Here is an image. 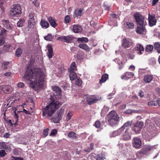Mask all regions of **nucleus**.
I'll return each mask as SVG.
<instances>
[{
  "label": "nucleus",
  "instance_id": "obj_1",
  "mask_svg": "<svg viewBox=\"0 0 160 160\" xmlns=\"http://www.w3.org/2000/svg\"><path fill=\"white\" fill-rule=\"evenodd\" d=\"M24 78L30 81L31 87L35 90L42 87L44 84V75L40 68L32 69L30 66H28Z\"/></svg>",
  "mask_w": 160,
  "mask_h": 160
},
{
  "label": "nucleus",
  "instance_id": "obj_2",
  "mask_svg": "<svg viewBox=\"0 0 160 160\" xmlns=\"http://www.w3.org/2000/svg\"><path fill=\"white\" fill-rule=\"evenodd\" d=\"M62 103L58 102L54 99H52L51 102L48 105L42 109L43 116H51L54 113L56 110L62 105Z\"/></svg>",
  "mask_w": 160,
  "mask_h": 160
},
{
  "label": "nucleus",
  "instance_id": "obj_3",
  "mask_svg": "<svg viewBox=\"0 0 160 160\" xmlns=\"http://www.w3.org/2000/svg\"><path fill=\"white\" fill-rule=\"evenodd\" d=\"M108 124L112 127H114L119 123V117L115 111H111L107 115L106 119Z\"/></svg>",
  "mask_w": 160,
  "mask_h": 160
},
{
  "label": "nucleus",
  "instance_id": "obj_4",
  "mask_svg": "<svg viewBox=\"0 0 160 160\" xmlns=\"http://www.w3.org/2000/svg\"><path fill=\"white\" fill-rule=\"evenodd\" d=\"M22 13V8L19 4H15L13 5V8L11 9L10 11V16L12 17H18L20 16Z\"/></svg>",
  "mask_w": 160,
  "mask_h": 160
},
{
  "label": "nucleus",
  "instance_id": "obj_5",
  "mask_svg": "<svg viewBox=\"0 0 160 160\" xmlns=\"http://www.w3.org/2000/svg\"><path fill=\"white\" fill-rule=\"evenodd\" d=\"M101 99V97L99 96L95 95H90L87 97L86 101L89 105L96 103Z\"/></svg>",
  "mask_w": 160,
  "mask_h": 160
},
{
  "label": "nucleus",
  "instance_id": "obj_6",
  "mask_svg": "<svg viewBox=\"0 0 160 160\" xmlns=\"http://www.w3.org/2000/svg\"><path fill=\"white\" fill-rule=\"evenodd\" d=\"M133 126L132 128V130L136 133H138L142 129L144 122L142 121H137L133 124Z\"/></svg>",
  "mask_w": 160,
  "mask_h": 160
},
{
  "label": "nucleus",
  "instance_id": "obj_7",
  "mask_svg": "<svg viewBox=\"0 0 160 160\" xmlns=\"http://www.w3.org/2000/svg\"><path fill=\"white\" fill-rule=\"evenodd\" d=\"M133 17L137 22V25L144 24V17L139 12H136L134 14Z\"/></svg>",
  "mask_w": 160,
  "mask_h": 160
},
{
  "label": "nucleus",
  "instance_id": "obj_8",
  "mask_svg": "<svg viewBox=\"0 0 160 160\" xmlns=\"http://www.w3.org/2000/svg\"><path fill=\"white\" fill-rule=\"evenodd\" d=\"M64 112V109L62 108L60 109L57 112V115L52 118V120L54 123H59L62 118Z\"/></svg>",
  "mask_w": 160,
  "mask_h": 160
},
{
  "label": "nucleus",
  "instance_id": "obj_9",
  "mask_svg": "<svg viewBox=\"0 0 160 160\" xmlns=\"http://www.w3.org/2000/svg\"><path fill=\"white\" fill-rule=\"evenodd\" d=\"M121 134H122V139L124 140L127 141L131 139L132 133L130 128H127L124 129V130L123 131Z\"/></svg>",
  "mask_w": 160,
  "mask_h": 160
},
{
  "label": "nucleus",
  "instance_id": "obj_10",
  "mask_svg": "<svg viewBox=\"0 0 160 160\" xmlns=\"http://www.w3.org/2000/svg\"><path fill=\"white\" fill-rule=\"evenodd\" d=\"M132 123V121H128L124 123L123 125L120 128L118 129L117 131L115 132V133H118V135H120L124 129L127 128H130Z\"/></svg>",
  "mask_w": 160,
  "mask_h": 160
},
{
  "label": "nucleus",
  "instance_id": "obj_11",
  "mask_svg": "<svg viewBox=\"0 0 160 160\" xmlns=\"http://www.w3.org/2000/svg\"><path fill=\"white\" fill-rule=\"evenodd\" d=\"M0 90L5 93H9L12 91V88L10 85H2L0 86Z\"/></svg>",
  "mask_w": 160,
  "mask_h": 160
},
{
  "label": "nucleus",
  "instance_id": "obj_12",
  "mask_svg": "<svg viewBox=\"0 0 160 160\" xmlns=\"http://www.w3.org/2000/svg\"><path fill=\"white\" fill-rule=\"evenodd\" d=\"M136 29V32L138 34H143L146 32V29L144 26V24L142 25L138 24Z\"/></svg>",
  "mask_w": 160,
  "mask_h": 160
},
{
  "label": "nucleus",
  "instance_id": "obj_13",
  "mask_svg": "<svg viewBox=\"0 0 160 160\" xmlns=\"http://www.w3.org/2000/svg\"><path fill=\"white\" fill-rule=\"evenodd\" d=\"M132 144L134 147L136 148H140L142 145L141 139L137 137L134 138L132 140Z\"/></svg>",
  "mask_w": 160,
  "mask_h": 160
},
{
  "label": "nucleus",
  "instance_id": "obj_14",
  "mask_svg": "<svg viewBox=\"0 0 160 160\" xmlns=\"http://www.w3.org/2000/svg\"><path fill=\"white\" fill-rule=\"evenodd\" d=\"M132 42L126 38H123L122 41V46L125 48H127L132 46Z\"/></svg>",
  "mask_w": 160,
  "mask_h": 160
},
{
  "label": "nucleus",
  "instance_id": "obj_15",
  "mask_svg": "<svg viewBox=\"0 0 160 160\" xmlns=\"http://www.w3.org/2000/svg\"><path fill=\"white\" fill-rule=\"evenodd\" d=\"M135 50L139 55L142 54L144 52V48L141 44H137L135 47Z\"/></svg>",
  "mask_w": 160,
  "mask_h": 160
},
{
  "label": "nucleus",
  "instance_id": "obj_16",
  "mask_svg": "<svg viewBox=\"0 0 160 160\" xmlns=\"http://www.w3.org/2000/svg\"><path fill=\"white\" fill-rule=\"evenodd\" d=\"M148 19L149 25L150 27H152L156 25L157 20L155 19V15H151L149 14Z\"/></svg>",
  "mask_w": 160,
  "mask_h": 160
},
{
  "label": "nucleus",
  "instance_id": "obj_17",
  "mask_svg": "<svg viewBox=\"0 0 160 160\" xmlns=\"http://www.w3.org/2000/svg\"><path fill=\"white\" fill-rule=\"evenodd\" d=\"M133 75V73L131 72H127L121 75V78L122 79L128 80L132 78Z\"/></svg>",
  "mask_w": 160,
  "mask_h": 160
},
{
  "label": "nucleus",
  "instance_id": "obj_18",
  "mask_svg": "<svg viewBox=\"0 0 160 160\" xmlns=\"http://www.w3.org/2000/svg\"><path fill=\"white\" fill-rule=\"evenodd\" d=\"M52 89L54 92V97L57 96L58 97L60 96L61 94V90L58 87L54 86L52 87Z\"/></svg>",
  "mask_w": 160,
  "mask_h": 160
},
{
  "label": "nucleus",
  "instance_id": "obj_19",
  "mask_svg": "<svg viewBox=\"0 0 160 160\" xmlns=\"http://www.w3.org/2000/svg\"><path fill=\"white\" fill-rule=\"evenodd\" d=\"M142 135L144 138L146 139L149 140L152 138L153 137V134L152 132H150L148 130L144 133H143Z\"/></svg>",
  "mask_w": 160,
  "mask_h": 160
},
{
  "label": "nucleus",
  "instance_id": "obj_20",
  "mask_svg": "<svg viewBox=\"0 0 160 160\" xmlns=\"http://www.w3.org/2000/svg\"><path fill=\"white\" fill-rule=\"evenodd\" d=\"M48 20L51 26L53 28H55L58 26V24L56 22L54 19L52 17H48Z\"/></svg>",
  "mask_w": 160,
  "mask_h": 160
},
{
  "label": "nucleus",
  "instance_id": "obj_21",
  "mask_svg": "<svg viewBox=\"0 0 160 160\" xmlns=\"http://www.w3.org/2000/svg\"><path fill=\"white\" fill-rule=\"evenodd\" d=\"M82 30V27L78 25H74L72 28L73 31L75 33H78Z\"/></svg>",
  "mask_w": 160,
  "mask_h": 160
},
{
  "label": "nucleus",
  "instance_id": "obj_22",
  "mask_svg": "<svg viewBox=\"0 0 160 160\" xmlns=\"http://www.w3.org/2000/svg\"><path fill=\"white\" fill-rule=\"evenodd\" d=\"M74 38V37L71 35L65 36L64 42L68 43H71Z\"/></svg>",
  "mask_w": 160,
  "mask_h": 160
},
{
  "label": "nucleus",
  "instance_id": "obj_23",
  "mask_svg": "<svg viewBox=\"0 0 160 160\" xmlns=\"http://www.w3.org/2000/svg\"><path fill=\"white\" fill-rule=\"evenodd\" d=\"M2 22V24L4 25L6 28L9 29H12V26L10 24L9 20L6 19H3Z\"/></svg>",
  "mask_w": 160,
  "mask_h": 160
},
{
  "label": "nucleus",
  "instance_id": "obj_24",
  "mask_svg": "<svg viewBox=\"0 0 160 160\" xmlns=\"http://www.w3.org/2000/svg\"><path fill=\"white\" fill-rule=\"evenodd\" d=\"M40 24L42 28L44 29H47L49 26V23L48 22L42 19L41 20Z\"/></svg>",
  "mask_w": 160,
  "mask_h": 160
},
{
  "label": "nucleus",
  "instance_id": "obj_25",
  "mask_svg": "<svg viewBox=\"0 0 160 160\" xmlns=\"http://www.w3.org/2000/svg\"><path fill=\"white\" fill-rule=\"evenodd\" d=\"M48 56L49 58H52L53 56V49L51 45H48Z\"/></svg>",
  "mask_w": 160,
  "mask_h": 160
},
{
  "label": "nucleus",
  "instance_id": "obj_26",
  "mask_svg": "<svg viewBox=\"0 0 160 160\" xmlns=\"http://www.w3.org/2000/svg\"><path fill=\"white\" fill-rule=\"evenodd\" d=\"M152 76L150 75H146L144 76L143 78L144 81L146 83H149L152 80Z\"/></svg>",
  "mask_w": 160,
  "mask_h": 160
},
{
  "label": "nucleus",
  "instance_id": "obj_27",
  "mask_svg": "<svg viewBox=\"0 0 160 160\" xmlns=\"http://www.w3.org/2000/svg\"><path fill=\"white\" fill-rule=\"evenodd\" d=\"M108 78V74L106 73L103 74L101 77L99 83L100 84H102V83L106 82Z\"/></svg>",
  "mask_w": 160,
  "mask_h": 160
},
{
  "label": "nucleus",
  "instance_id": "obj_28",
  "mask_svg": "<svg viewBox=\"0 0 160 160\" xmlns=\"http://www.w3.org/2000/svg\"><path fill=\"white\" fill-rule=\"evenodd\" d=\"M76 70V63L75 62H72L70 66V68L68 69V71L69 72H75Z\"/></svg>",
  "mask_w": 160,
  "mask_h": 160
},
{
  "label": "nucleus",
  "instance_id": "obj_29",
  "mask_svg": "<svg viewBox=\"0 0 160 160\" xmlns=\"http://www.w3.org/2000/svg\"><path fill=\"white\" fill-rule=\"evenodd\" d=\"M78 47L81 49L84 50L87 52H89L90 51V48L86 44H80L78 45Z\"/></svg>",
  "mask_w": 160,
  "mask_h": 160
},
{
  "label": "nucleus",
  "instance_id": "obj_30",
  "mask_svg": "<svg viewBox=\"0 0 160 160\" xmlns=\"http://www.w3.org/2000/svg\"><path fill=\"white\" fill-rule=\"evenodd\" d=\"M35 24L36 23L35 19H28V28H33Z\"/></svg>",
  "mask_w": 160,
  "mask_h": 160
},
{
  "label": "nucleus",
  "instance_id": "obj_31",
  "mask_svg": "<svg viewBox=\"0 0 160 160\" xmlns=\"http://www.w3.org/2000/svg\"><path fill=\"white\" fill-rule=\"evenodd\" d=\"M70 72L69 77L71 80H74L76 79L77 77V74L75 72Z\"/></svg>",
  "mask_w": 160,
  "mask_h": 160
},
{
  "label": "nucleus",
  "instance_id": "obj_32",
  "mask_svg": "<svg viewBox=\"0 0 160 160\" xmlns=\"http://www.w3.org/2000/svg\"><path fill=\"white\" fill-rule=\"evenodd\" d=\"M22 52V49L21 48H18L15 52V55L17 57H19L21 56Z\"/></svg>",
  "mask_w": 160,
  "mask_h": 160
},
{
  "label": "nucleus",
  "instance_id": "obj_33",
  "mask_svg": "<svg viewBox=\"0 0 160 160\" xmlns=\"http://www.w3.org/2000/svg\"><path fill=\"white\" fill-rule=\"evenodd\" d=\"M77 41L79 42H87L88 41V39L86 37H82L78 38L77 39Z\"/></svg>",
  "mask_w": 160,
  "mask_h": 160
},
{
  "label": "nucleus",
  "instance_id": "obj_34",
  "mask_svg": "<svg viewBox=\"0 0 160 160\" xmlns=\"http://www.w3.org/2000/svg\"><path fill=\"white\" fill-rule=\"evenodd\" d=\"M155 49L157 50L158 53H160V44L158 42H156L154 44Z\"/></svg>",
  "mask_w": 160,
  "mask_h": 160
},
{
  "label": "nucleus",
  "instance_id": "obj_35",
  "mask_svg": "<svg viewBox=\"0 0 160 160\" xmlns=\"http://www.w3.org/2000/svg\"><path fill=\"white\" fill-rule=\"evenodd\" d=\"M134 27V25L132 22H127L125 24V27L127 28L132 29Z\"/></svg>",
  "mask_w": 160,
  "mask_h": 160
},
{
  "label": "nucleus",
  "instance_id": "obj_36",
  "mask_svg": "<svg viewBox=\"0 0 160 160\" xmlns=\"http://www.w3.org/2000/svg\"><path fill=\"white\" fill-rule=\"evenodd\" d=\"M153 49V46L151 45H148L146 46L145 50L147 52H149L152 51Z\"/></svg>",
  "mask_w": 160,
  "mask_h": 160
},
{
  "label": "nucleus",
  "instance_id": "obj_37",
  "mask_svg": "<svg viewBox=\"0 0 160 160\" xmlns=\"http://www.w3.org/2000/svg\"><path fill=\"white\" fill-rule=\"evenodd\" d=\"M82 13V11L81 9H77L74 12V15L76 17L81 16Z\"/></svg>",
  "mask_w": 160,
  "mask_h": 160
},
{
  "label": "nucleus",
  "instance_id": "obj_38",
  "mask_svg": "<svg viewBox=\"0 0 160 160\" xmlns=\"http://www.w3.org/2000/svg\"><path fill=\"white\" fill-rule=\"evenodd\" d=\"M53 38V37L52 36L51 34H48L47 36L44 37L45 40L49 41H51Z\"/></svg>",
  "mask_w": 160,
  "mask_h": 160
},
{
  "label": "nucleus",
  "instance_id": "obj_39",
  "mask_svg": "<svg viewBox=\"0 0 160 160\" xmlns=\"http://www.w3.org/2000/svg\"><path fill=\"white\" fill-rule=\"evenodd\" d=\"M71 21V20L70 18V17L69 15H67L64 18V22L65 23H68L70 22Z\"/></svg>",
  "mask_w": 160,
  "mask_h": 160
},
{
  "label": "nucleus",
  "instance_id": "obj_40",
  "mask_svg": "<svg viewBox=\"0 0 160 160\" xmlns=\"http://www.w3.org/2000/svg\"><path fill=\"white\" fill-rule=\"evenodd\" d=\"M104 156L101 153L97 155L96 157V160H104Z\"/></svg>",
  "mask_w": 160,
  "mask_h": 160
},
{
  "label": "nucleus",
  "instance_id": "obj_41",
  "mask_svg": "<svg viewBox=\"0 0 160 160\" xmlns=\"http://www.w3.org/2000/svg\"><path fill=\"white\" fill-rule=\"evenodd\" d=\"M148 105L149 106H156L157 105L156 101H151L148 102Z\"/></svg>",
  "mask_w": 160,
  "mask_h": 160
},
{
  "label": "nucleus",
  "instance_id": "obj_42",
  "mask_svg": "<svg viewBox=\"0 0 160 160\" xmlns=\"http://www.w3.org/2000/svg\"><path fill=\"white\" fill-rule=\"evenodd\" d=\"M140 153L143 154H146L148 152L146 148H142L139 152Z\"/></svg>",
  "mask_w": 160,
  "mask_h": 160
},
{
  "label": "nucleus",
  "instance_id": "obj_43",
  "mask_svg": "<svg viewBox=\"0 0 160 160\" xmlns=\"http://www.w3.org/2000/svg\"><path fill=\"white\" fill-rule=\"evenodd\" d=\"M76 133L73 132H69L68 134V137L72 139H73L74 137H76Z\"/></svg>",
  "mask_w": 160,
  "mask_h": 160
},
{
  "label": "nucleus",
  "instance_id": "obj_44",
  "mask_svg": "<svg viewBox=\"0 0 160 160\" xmlns=\"http://www.w3.org/2000/svg\"><path fill=\"white\" fill-rule=\"evenodd\" d=\"M24 22V20L23 19H20L17 22V26L19 27L23 26V23Z\"/></svg>",
  "mask_w": 160,
  "mask_h": 160
},
{
  "label": "nucleus",
  "instance_id": "obj_45",
  "mask_svg": "<svg viewBox=\"0 0 160 160\" xmlns=\"http://www.w3.org/2000/svg\"><path fill=\"white\" fill-rule=\"evenodd\" d=\"M7 31L4 28H2L0 32V36H5L7 35Z\"/></svg>",
  "mask_w": 160,
  "mask_h": 160
},
{
  "label": "nucleus",
  "instance_id": "obj_46",
  "mask_svg": "<svg viewBox=\"0 0 160 160\" xmlns=\"http://www.w3.org/2000/svg\"><path fill=\"white\" fill-rule=\"evenodd\" d=\"M101 124L100 122L98 120L95 122L94 126L97 128H99L101 127Z\"/></svg>",
  "mask_w": 160,
  "mask_h": 160
},
{
  "label": "nucleus",
  "instance_id": "obj_47",
  "mask_svg": "<svg viewBox=\"0 0 160 160\" xmlns=\"http://www.w3.org/2000/svg\"><path fill=\"white\" fill-rule=\"evenodd\" d=\"M75 84L76 85L80 86L82 84V81L80 79L77 78L75 81Z\"/></svg>",
  "mask_w": 160,
  "mask_h": 160
},
{
  "label": "nucleus",
  "instance_id": "obj_48",
  "mask_svg": "<svg viewBox=\"0 0 160 160\" xmlns=\"http://www.w3.org/2000/svg\"><path fill=\"white\" fill-rule=\"evenodd\" d=\"M7 148V146L5 142H0V149L2 148L6 149Z\"/></svg>",
  "mask_w": 160,
  "mask_h": 160
},
{
  "label": "nucleus",
  "instance_id": "obj_49",
  "mask_svg": "<svg viewBox=\"0 0 160 160\" xmlns=\"http://www.w3.org/2000/svg\"><path fill=\"white\" fill-rule=\"evenodd\" d=\"M10 47L11 45L9 44H7L4 46L3 49L5 52L8 51L10 49Z\"/></svg>",
  "mask_w": 160,
  "mask_h": 160
},
{
  "label": "nucleus",
  "instance_id": "obj_50",
  "mask_svg": "<svg viewBox=\"0 0 160 160\" xmlns=\"http://www.w3.org/2000/svg\"><path fill=\"white\" fill-rule=\"evenodd\" d=\"M72 116V112L71 111H69L67 115V120L68 121L70 120Z\"/></svg>",
  "mask_w": 160,
  "mask_h": 160
},
{
  "label": "nucleus",
  "instance_id": "obj_51",
  "mask_svg": "<svg viewBox=\"0 0 160 160\" xmlns=\"http://www.w3.org/2000/svg\"><path fill=\"white\" fill-rule=\"evenodd\" d=\"M14 120L15 121V124H16L18 122V114L16 113V111H14Z\"/></svg>",
  "mask_w": 160,
  "mask_h": 160
},
{
  "label": "nucleus",
  "instance_id": "obj_52",
  "mask_svg": "<svg viewBox=\"0 0 160 160\" xmlns=\"http://www.w3.org/2000/svg\"><path fill=\"white\" fill-rule=\"evenodd\" d=\"M57 130L56 129H52L50 134V136H54L57 133Z\"/></svg>",
  "mask_w": 160,
  "mask_h": 160
},
{
  "label": "nucleus",
  "instance_id": "obj_53",
  "mask_svg": "<svg viewBox=\"0 0 160 160\" xmlns=\"http://www.w3.org/2000/svg\"><path fill=\"white\" fill-rule=\"evenodd\" d=\"M6 154L5 150L2 149L0 150V157H4Z\"/></svg>",
  "mask_w": 160,
  "mask_h": 160
},
{
  "label": "nucleus",
  "instance_id": "obj_54",
  "mask_svg": "<svg viewBox=\"0 0 160 160\" xmlns=\"http://www.w3.org/2000/svg\"><path fill=\"white\" fill-rule=\"evenodd\" d=\"M23 112L24 113H25L26 114H28V115H30L31 114V112L27 110H26L25 109H23V111H19L17 112L18 113H20V112Z\"/></svg>",
  "mask_w": 160,
  "mask_h": 160
},
{
  "label": "nucleus",
  "instance_id": "obj_55",
  "mask_svg": "<svg viewBox=\"0 0 160 160\" xmlns=\"http://www.w3.org/2000/svg\"><path fill=\"white\" fill-rule=\"evenodd\" d=\"M17 86L19 88H23L24 87L25 85L22 82H19Z\"/></svg>",
  "mask_w": 160,
  "mask_h": 160
},
{
  "label": "nucleus",
  "instance_id": "obj_56",
  "mask_svg": "<svg viewBox=\"0 0 160 160\" xmlns=\"http://www.w3.org/2000/svg\"><path fill=\"white\" fill-rule=\"evenodd\" d=\"M48 129L46 128L44 130H43V135L45 137L47 136L48 135Z\"/></svg>",
  "mask_w": 160,
  "mask_h": 160
},
{
  "label": "nucleus",
  "instance_id": "obj_57",
  "mask_svg": "<svg viewBox=\"0 0 160 160\" xmlns=\"http://www.w3.org/2000/svg\"><path fill=\"white\" fill-rule=\"evenodd\" d=\"M32 3L37 7H39V3L37 2V0H33L32 1Z\"/></svg>",
  "mask_w": 160,
  "mask_h": 160
},
{
  "label": "nucleus",
  "instance_id": "obj_58",
  "mask_svg": "<svg viewBox=\"0 0 160 160\" xmlns=\"http://www.w3.org/2000/svg\"><path fill=\"white\" fill-rule=\"evenodd\" d=\"M11 158L14 159L15 160H24L23 158L21 157L12 156Z\"/></svg>",
  "mask_w": 160,
  "mask_h": 160
},
{
  "label": "nucleus",
  "instance_id": "obj_59",
  "mask_svg": "<svg viewBox=\"0 0 160 160\" xmlns=\"http://www.w3.org/2000/svg\"><path fill=\"white\" fill-rule=\"evenodd\" d=\"M146 148L147 151L148 152V151H149L153 149L154 148V147L152 146H148L146 147Z\"/></svg>",
  "mask_w": 160,
  "mask_h": 160
},
{
  "label": "nucleus",
  "instance_id": "obj_60",
  "mask_svg": "<svg viewBox=\"0 0 160 160\" xmlns=\"http://www.w3.org/2000/svg\"><path fill=\"white\" fill-rule=\"evenodd\" d=\"M65 36H61L58 37L57 38V40H60L61 41L64 42Z\"/></svg>",
  "mask_w": 160,
  "mask_h": 160
},
{
  "label": "nucleus",
  "instance_id": "obj_61",
  "mask_svg": "<svg viewBox=\"0 0 160 160\" xmlns=\"http://www.w3.org/2000/svg\"><path fill=\"white\" fill-rule=\"evenodd\" d=\"M29 20L34 19V16L32 14H29L28 15Z\"/></svg>",
  "mask_w": 160,
  "mask_h": 160
},
{
  "label": "nucleus",
  "instance_id": "obj_62",
  "mask_svg": "<svg viewBox=\"0 0 160 160\" xmlns=\"http://www.w3.org/2000/svg\"><path fill=\"white\" fill-rule=\"evenodd\" d=\"M138 95L141 97V98H142L144 96V92L142 91H141L138 93Z\"/></svg>",
  "mask_w": 160,
  "mask_h": 160
},
{
  "label": "nucleus",
  "instance_id": "obj_63",
  "mask_svg": "<svg viewBox=\"0 0 160 160\" xmlns=\"http://www.w3.org/2000/svg\"><path fill=\"white\" fill-rule=\"evenodd\" d=\"M119 69H121L123 67V63L121 62L119 64Z\"/></svg>",
  "mask_w": 160,
  "mask_h": 160
},
{
  "label": "nucleus",
  "instance_id": "obj_64",
  "mask_svg": "<svg viewBox=\"0 0 160 160\" xmlns=\"http://www.w3.org/2000/svg\"><path fill=\"white\" fill-rule=\"evenodd\" d=\"M92 150V148L91 149H90V148H89L87 149H85L84 150L85 152H90L91 150Z\"/></svg>",
  "mask_w": 160,
  "mask_h": 160
}]
</instances>
